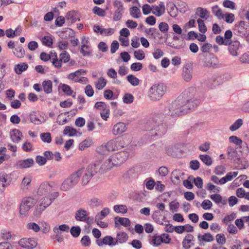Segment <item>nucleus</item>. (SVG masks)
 <instances>
[{"label": "nucleus", "instance_id": "58", "mask_svg": "<svg viewBox=\"0 0 249 249\" xmlns=\"http://www.w3.org/2000/svg\"><path fill=\"white\" fill-rule=\"evenodd\" d=\"M123 100L124 103L129 104L133 102L134 97L130 93H125L123 97Z\"/></svg>", "mask_w": 249, "mask_h": 249}, {"label": "nucleus", "instance_id": "63", "mask_svg": "<svg viewBox=\"0 0 249 249\" xmlns=\"http://www.w3.org/2000/svg\"><path fill=\"white\" fill-rule=\"evenodd\" d=\"M59 58L61 62L67 63L70 60V55L67 52L65 51L64 52L60 53Z\"/></svg>", "mask_w": 249, "mask_h": 249}, {"label": "nucleus", "instance_id": "52", "mask_svg": "<svg viewBox=\"0 0 249 249\" xmlns=\"http://www.w3.org/2000/svg\"><path fill=\"white\" fill-rule=\"evenodd\" d=\"M29 118L31 122L36 125L40 124L44 122V119H43V121H41L34 114H31Z\"/></svg>", "mask_w": 249, "mask_h": 249}, {"label": "nucleus", "instance_id": "48", "mask_svg": "<svg viewBox=\"0 0 249 249\" xmlns=\"http://www.w3.org/2000/svg\"><path fill=\"white\" fill-rule=\"evenodd\" d=\"M30 209L28 206L24 205L21 202L19 207V213L22 217H25L27 215L28 212Z\"/></svg>", "mask_w": 249, "mask_h": 249}, {"label": "nucleus", "instance_id": "61", "mask_svg": "<svg viewBox=\"0 0 249 249\" xmlns=\"http://www.w3.org/2000/svg\"><path fill=\"white\" fill-rule=\"evenodd\" d=\"M145 33L149 35L152 36L154 38H155L156 37L158 36V35L160 34L159 32L157 31V30L156 28H149L147 29L145 31Z\"/></svg>", "mask_w": 249, "mask_h": 249}, {"label": "nucleus", "instance_id": "44", "mask_svg": "<svg viewBox=\"0 0 249 249\" xmlns=\"http://www.w3.org/2000/svg\"><path fill=\"white\" fill-rule=\"evenodd\" d=\"M107 81L104 77H100L95 83L96 88L99 90L102 89L106 85Z\"/></svg>", "mask_w": 249, "mask_h": 249}, {"label": "nucleus", "instance_id": "20", "mask_svg": "<svg viewBox=\"0 0 249 249\" xmlns=\"http://www.w3.org/2000/svg\"><path fill=\"white\" fill-rule=\"evenodd\" d=\"M137 176V174L134 168H131L126 172L123 175L124 180L126 182H130Z\"/></svg>", "mask_w": 249, "mask_h": 249}, {"label": "nucleus", "instance_id": "57", "mask_svg": "<svg viewBox=\"0 0 249 249\" xmlns=\"http://www.w3.org/2000/svg\"><path fill=\"white\" fill-rule=\"evenodd\" d=\"M40 138L44 142L50 143L52 141L51 135L49 132L41 133Z\"/></svg>", "mask_w": 249, "mask_h": 249}, {"label": "nucleus", "instance_id": "25", "mask_svg": "<svg viewBox=\"0 0 249 249\" xmlns=\"http://www.w3.org/2000/svg\"><path fill=\"white\" fill-rule=\"evenodd\" d=\"M88 204L90 208H95L102 205V201L98 197H92L88 201Z\"/></svg>", "mask_w": 249, "mask_h": 249}, {"label": "nucleus", "instance_id": "54", "mask_svg": "<svg viewBox=\"0 0 249 249\" xmlns=\"http://www.w3.org/2000/svg\"><path fill=\"white\" fill-rule=\"evenodd\" d=\"M32 178L29 176L24 178L21 183V188L23 190L25 189L27 186L30 184Z\"/></svg>", "mask_w": 249, "mask_h": 249}, {"label": "nucleus", "instance_id": "11", "mask_svg": "<svg viewBox=\"0 0 249 249\" xmlns=\"http://www.w3.org/2000/svg\"><path fill=\"white\" fill-rule=\"evenodd\" d=\"M59 196L58 192H54L48 196L42 198L39 201L40 205L47 208Z\"/></svg>", "mask_w": 249, "mask_h": 249}, {"label": "nucleus", "instance_id": "42", "mask_svg": "<svg viewBox=\"0 0 249 249\" xmlns=\"http://www.w3.org/2000/svg\"><path fill=\"white\" fill-rule=\"evenodd\" d=\"M14 54L18 58H22L25 54V51L21 45H18L13 52Z\"/></svg>", "mask_w": 249, "mask_h": 249}, {"label": "nucleus", "instance_id": "49", "mask_svg": "<svg viewBox=\"0 0 249 249\" xmlns=\"http://www.w3.org/2000/svg\"><path fill=\"white\" fill-rule=\"evenodd\" d=\"M114 210L117 213H127V209L125 205H116L114 206Z\"/></svg>", "mask_w": 249, "mask_h": 249}, {"label": "nucleus", "instance_id": "18", "mask_svg": "<svg viewBox=\"0 0 249 249\" xmlns=\"http://www.w3.org/2000/svg\"><path fill=\"white\" fill-rule=\"evenodd\" d=\"M196 93V89L195 87H190L185 89L179 96H182L183 100H190L195 99L194 96Z\"/></svg>", "mask_w": 249, "mask_h": 249}, {"label": "nucleus", "instance_id": "38", "mask_svg": "<svg viewBox=\"0 0 249 249\" xmlns=\"http://www.w3.org/2000/svg\"><path fill=\"white\" fill-rule=\"evenodd\" d=\"M86 73V71L83 69L78 70L75 72L70 73L68 76L69 79L74 80L76 77L81 75H85Z\"/></svg>", "mask_w": 249, "mask_h": 249}, {"label": "nucleus", "instance_id": "22", "mask_svg": "<svg viewBox=\"0 0 249 249\" xmlns=\"http://www.w3.org/2000/svg\"><path fill=\"white\" fill-rule=\"evenodd\" d=\"M227 151L229 159L233 160L238 164L241 162V159L236 157L237 152L234 148L229 146L227 148Z\"/></svg>", "mask_w": 249, "mask_h": 249}, {"label": "nucleus", "instance_id": "6", "mask_svg": "<svg viewBox=\"0 0 249 249\" xmlns=\"http://www.w3.org/2000/svg\"><path fill=\"white\" fill-rule=\"evenodd\" d=\"M233 32L235 35L240 36H248L249 34V23L245 21L236 23L234 27Z\"/></svg>", "mask_w": 249, "mask_h": 249}, {"label": "nucleus", "instance_id": "64", "mask_svg": "<svg viewBox=\"0 0 249 249\" xmlns=\"http://www.w3.org/2000/svg\"><path fill=\"white\" fill-rule=\"evenodd\" d=\"M45 209H46L45 207H44V206H42L41 205H40L39 204L38 206L36 207V208L34 211V215L36 217L40 216L41 215V214L45 210Z\"/></svg>", "mask_w": 249, "mask_h": 249}, {"label": "nucleus", "instance_id": "32", "mask_svg": "<svg viewBox=\"0 0 249 249\" xmlns=\"http://www.w3.org/2000/svg\"><path fill=\"white\" fill-rule=\"evenodd\" d=\"M11 180L7 178V175L5 173L0 174V183L3 188L10 185Z\"/></svg>", "mask_w": 249, "mask_h": 249}, {"label": "nucleus", "instance_id": "19", "mask_svg": "<svg viewBox=\"0 0 249 249\" xmlns=\"http://www.w3.org/2000/svg\"><path fill=\"white\" fill-rule=\"evenodd\" d=\"M126 129V125L124 123L119 122L114 125L112 133L114 135H119L124 132Z\"/></svg>", "mask_w": 249, "mask_h": 249}, {"label": "nucleus", "instance_id": "8", "mask_svg": "<svg viewBox=\"0 0 249 249\" xmlns=\"http://www.w3.org/2000/svg\"><path fill=\"white\" fill-rule=\"evenodd\" d=\"M129 156V154L125 151H122L115 153L111 157L113 164L115 166H119L126 161Z\"/></svg>", "mask_w": 249, "mask_h": 249}, {"label": "nucleus", "instance_id": "10", "mask_svg": "<svg viewBox=\"0 0 249 249\" xmlns=\"http://www.w3.org/2000/svg\"><path fill=\"white\" fill-rule=\"evenodd\" d=\"M193 65L192 63H186L182 69V76L186 82H189L193 78Z\"/></svg>", "mask_w": 249, "mask_h": 249}, {"label": "nucleus", "instance_id": "12", "mask_svg": "<svg viewBox=\"0 0 249 249\" xmlns=\"http://www.w3.org/2000/svg\"><path fill=\"white\" fill-rule=\"evenodd\" d=\"M20 247L25 249H34L37 246V242L34 238H22L19 241Z\"/></svg>", "mask_w": 249, "mask_h": 249}, {"label": "nucleus", "instance_id": "2", "mask_svg": "<svg viewBox=\"0 0 249 249\" xmlns=\"http://www.w3.org/2000/svg\"><path fill=\"white\" fill-rule=\"evenodd\" d=\"M181 101V96H178L177 99L170 103L165 107L163 113L161 114L164 118H168L169 116L177 117L184 114V109H183Z\"/></svg>", "mask_w": 249, "mask_h": 249}, {"label": "nucleus", "instance_id": "28", "mask_svg": "<svg viewBox=\"0 0 249 249\" xmlns=\"http://www.w3.org/2000/svg\"><path fill=\"white\" fill-rule=\"evenodd\" d=\"M42 90L46 93L49 94L53 90V83L51 80H45L42 84Z\"/></svg>", "mask_w": 249, "mask_h": 249}, {"label": "nucleus", "instance_id": "7", "mask_svg": "<svg viewBox=\"0 0 249 249\" xmlns=\"http://www.w3.org/2000/svg\"><path fill=\"white\" fill-rule=\"evenodd\" d=\"M89 213L84 209H79L75 212V218L77 221L84 222L88 225L91 224L93 222L92 217L88 216Z\"/></svg>", "mask_w": 249, "mask_h": 249}, {"label": "nucleus", "instance_id": "40", "mask_svg": "<svg viewBox=\"0 0 249 249\" xmlns=\"http://www.w3.org/2000/svg\"><path fill=\"white\" fill-rule=\"evenodd\" d=\"M130 15L135 18H138L141 16V12L139 8L133 6L130 8Z\"/></svg>", "mask_w": 249, "mask_h": 249}, {"label": "nucleus", "instance_id": "62", "mask_svg": "<svg viewBox=\"0 0 249 249\" xmlns=\"http://www.w3.org/2000/svg\"><path fill=\"white\" fill-rule=\"evenodd\" d=\"M215 40L216 43L220 45L223 44L225 45H228L230 44V40H226L220 36H217Z\"/></svg>", "mask_w": 249, "mask_h": 249}, {"label": "nucleus", "instance_id": "56", "mask_svg": "<svg viewBox=\"0 0 249 249\" xmlns=\"http://www.w3.org/2000/svg\"><path fill=\"white\" fill-rule=\"evenodd\" d=\"M134 55L136 59L138 60H142L145 58V53L142 50L135 51Z\"/></svg>", "mask_w": 249, "mask_h": 249}, {"label": "nucleus", "instance_id": "13", "mask_svg": "<svg viewBox=\"0 0 249 249\" xmlns=\"http://www.w3.org/2000/svg\"><path fill=\"white\" fill-rule=\"evenodd\" d=\"M96 243L100 247L102 246L103 245H108L110 247L116 245V243H115V240L113 237L109 235L106 236L102 240L97 239Z\"/></svg>", "mask_w": 249, "mask_h": 249}, {"label": "nucleus", "instance_id": "34", "mask_svg": "<svg viewBox=\"0 0 249 249\" xmlns=\"http://www.w3.org/2000/svg\"><path fill=\"white\" fill-rule=\"evenodd\" d=\"M70 227L68 225L62 224L59 226H55L53 229V231L55 234H59L60 231L69 232Z\"/></svg>", "mask_w": 249, "mask_h": 249}, {"label": "nucleus", "instance_id": "47", "mask_svg": "<svg viewBox=\"0 0 249 249\" xmlns=\"http://www.w3.org/2000/svg\"><path fill=\"white\" fill-rule=\"evenodd\" d=\"M200 159L201 161L208 166H210L212 164L213 160L212 158L208 155H200Z\"/></svg>", "mask_w": 249, "mask_h": 249}, {"label": "nucleus", "instance_id": "24", "mask_svg": "<svg viewBox=\"0 0 249 249\" xmlns=\"http://www.w3.org/2000/svg\"><path fill=\"white\" fill-rule=\"evenodd\" d=\"M167 10L171 17L175 18L177 16L178 8L173 2L169 1L167 3Z\"/></svg>", "mask_w": 249, "mask_h": 249}, {"label": "nucleus", "instance_id": "39", "mask_svg": "<svg viewBox=\"0 0 249 249\" xmlns=\"http://www.w3.org/2000/svg\"><path fill=\"white\" fill-rule=\"evenodd\" d=\"M117 221L121 225L124 226V227L129 226L131 224L130 220L127 218L115 217V222L116 224H117Z\"/></svg>", "mask_w": 249, "mask_h": 249}, {"label": "nucleus", "instance_id": "15", "mask_svg": "<svg viewBox=\"0 0 249 249\" xmlns=\"http://www.w3.org/2000/svg\"><path fill=\"white\" fill-rule=\"evenodd\" d=\"M152 9V13L157 17L162 16L165 11L164 3L162 1H160L158 5H153Z\"/></svg>", "mask_w": 249, "mask_h": 249}, {"label": "nucleus", "instance_id": "1", "mask_svg": "<svg viewBox=\"0 0 249 249\" xmlns=\"http://www.w3.org/2000/svg\"><path fill=\"white\" fill-rule=\"evenodd\" d=\"M163 118L161 113L157 114L147 121L145 128L151 137L160 138L166 133L167 126L162 122Z\"/></svg>", "mask_w": 249, "mask_h": 249}, {"label": "nucleus", "instance_id": "37", "mask_svg": "<svg viewBox=\"0 0 249 249\" xmlns=\"http://www.w3.org/2000/svg\"><path fill=\"white\" fill-rule=\"evenodd\" d=\"M28 65L26 63H23L16 65L15 67V71L18 74H20L23 71L26 70Z\"/></svg>", "mask_w": 249, "mask_h": 249}, {"label": "nucleus", "instance_id": "51", "mask_svg": "<svg viewBox=\"0 0 249 249\" xmlns=\"http://www.w3.org/2000/svg\"><path fill=\"white\" fill-rule=\"evenodd\" d=\"M76 130L73 128H72L69 126H66L65 128L63 131V134L64 135L69 134L70 137H72L76 134Z\"/></svg>", "mask_w": 249, "mask_h": 249}, {"label": "nucleus", "instance_id": "30", "mask_svg": "<svg viewBox=\"0 0 249 249\" xmlns=\"http://www.w3.org/2000/svg\"><path fill=\"white\" fill-rule=\"evenodd\" d=\"M197 238L199 241H204L206 242H212L214 240V237L210 233H205L203 235H198Z\"/></svg>", "mask_w": 249, "mask_h": 249}, {"label": "nucleus", "instance_id": "36", "mask_svg": "<svg viewBox=\"0 0 249 249\" xmlns=\"http://www.w3.org/2000/svg\"><path fill=\"white\" fill-rule=\"evenodd\" d=\"M218 63L217 58L213 55H211L205 62V65L208 67H213Z\"/></svg>", "mask_w": 249, "mask_h": 249}, {"label": "nucleus", "instance_id": "41", "mask_svg": "<svg viewBox=\"0 0 249 249\" xmlns=\"http://www.w3.org/2000/svg\"><path fill=\"white\" fill-rule=\"evenodd\" d=\"M212 12L219 19H223L224 18V15L222 13L221 10L219 8L217 5H215L212 8Z\"/></svg>", "mask_w": 249, "mask_h": 249}, {"label": "nucleus", "instance_id": "26", "mask_svg": "<svg viewBox=\"0 0 249 249\" xmlns=\"http://www.w3.org/2000/svg\"><path fill=\"white\" fill-rule=\"evenodd\" d=\"M193 238V235L191 234H188L186 235L182 241V246L185 249H189L191 245H194V244L191 242Z\"/></svg>", "mask_w": 249, "mask_h": 249}, {"label": "nucleus", "instance_id": "29", "mask_svg": "<svg viewBox=\"0 0 249 249\" xmlns=\"http://www.w3.org/2000/svg\"><path fill=\"white\" fill-rule=\"evenodd\" d=\"M161 243L165 244H169V240L166 241L165 239L163 240L161 237L160 236H153L150 243L154 246H158L161 244Z\"/></svg>", "mask_w": 249, "mask_h": 249}, {"label": "nucleus", "instance_id": "59", "mask_svg": "<svg viewBox=\"0 0 249 249\" xmlns=\"http://www.w3.org/2000/svg\"><path fill=\"white\" fill-rule=\"evenodd\" d=\"M70 232L72 236L76 238L80 234L81 229L79 226H73L71 227Z\"/></svg>", "mask_w": 249, "mask_h": 249}, {"label": "nucleus", "instance_id": "55", "mask_svg": "<svg viewBox=\"0 0 249 249\" xmlns=\"http://www.w3.org/2000/svg\"><path fill=\"white\" fill-rule=\"evenodd\" d=\"M197 22L198 23L199 32L201 33H205L207 31V28L204 21L201 18H198L197 20Z\"/></svg>", "mask_w": 249, "mask_h": 249}, {"label": "nucleus", "instance_id": "4", "mask_svg": "<svg viewBox=\"0 0 249 249\" xmlns=\"http://www.w3.org/2000/svg\"><path fill=\"white\" fill-rule=\"evenodd\" d=\"M83 173L82 169H79L71 174L62 183L60 189L63 191H67L75 186L79 182V178Z\"/></svg>", "mask_w": 249, "mask_h": 249}, {"label": "nucleus", "instance_id": "35", "mask_svg": "<svg viewBox=\"0 0 249 249\" xmlns=\"http://www.w3.org/2000/svg\"><path fill=\"white\" fill-rule=\"evenodd\" d=\"M113 166H115V165L113 164V160H112L111 157H110L107 160L105 161L101 166V169L104 171L108 170L110 169Z\"/></svg>", "mask_w": 249, "mask_h": 249}, {"label": "nucleus", "instance_id": "5", "mask_svg": "<svg viewBox=\"0 0 249 249\" xmlns=\"http://www.w3.org/2000/svg\"><path fill=\"white\" fill-rule=\"evenodd\" d=\"M98 170V167L95 164H91L88 165L81 179L83 185H87L92 177L94 176Z\"/></svg>", "mask_w": 249, "mask_h": 249}, {"label": "nucleus", "instance_id": "14", "mask_svg": "<svg viewBox=\"0 0 249 249\" xmlns=\"http://www.w3.org/2000/svg\"><path fill=\"white\" fill-rule=\"evenodd\" d=\"M52 191V186L48 182H42L39 186L37 194L43 196L50 193Z\"/></svg>", "mask_w": 249, "mask_h": 249}, {"label": "nucleus", "instance_id": "33", "mask_svg": "<svg viewBox=\"0 0 249 249\" xmlns=\"http://www.w3.org/2000/svg\"><path fill=\"white\" fill-rule=\"evenodd\" d=\"M21 202L31 209L36 204V200L32 197H27L24 198Z\"/></svg>", "mask_w": 249, "mask_h": 249}, {"label": "nucleus", "instance_id": "16", "mask_svg": "<svg viewBox=\"0 0 249 249\" xmlns=\"http://www.w3.org/2000/svg\"><path fill=\"white\" fill-rule=\"evenodd\" d=\"M34 164V160L32 158H29L26 160H19L17 163L18 168L25 169L33 166Z\"/></svg>", "mask_w": 249, "mask_h": 249}, {"label": "nucleus", "instance_id": "50", "mask_svg": "<svg viewBox=\"0 0 249 249\" xmlns=\"http://www.w3.org/2000/svg\"><path fill=\"white\" fill-rule=\"evenodd\" d=\"M242 124V119H238L230 127V130L232 131H235L240 128Z\"/></svg>", "mask_w": 249, "mask_h": 249}, {"label": "nucleus", "instance_id": "21", "mask_svg": "<svg viewBox=\"0 0 249 249\" xmlns=\"http://www.w3.org/2000/svg\"><path fill=\"white\" fill-rule=\"evenodd\" d=\"M229 45V51L230 54L233 56H237L238 54L237 50L240 46L239 42L237 40L230 41V44Z\"/></svg>", "mask_w": 249, "mask_h": 249}, {"label": "nucleus", "instance_id": "3", "mask_svg": "<svg viewBox=\"0 0 249 249\" xmlns=\"http://www.w3.org/2000/svg\"><path fill=\"white\" fill-rule=\"evenodd\" d=\"M167 90L166 86L162 83L154 84L148 90V97L151 101H158L165 94Z\"/></svg>", "mask_w": 249, "mask_h": 249}, {"label": "nucleus", "instance_id": "43", "mask_svg": "<svg viewBox=\"0 0 249 249\" xmlns=\"http://www.w3.org/2000/svg\"><path fill=\"white\" fill-rule=\"evenodd\" d=\"M109 213V209L107 208H105L95 216V220H102Z\"/></svg>", "mask_w": 249, "mask_h": 249}, {"label": "nucleus", "instance_id": "27", "mask_svg": "<svg viewBox=\"0 0 249 249\" xmlns=\"http://www.w3.org/2000/svg\"><path fill=\"white\" fill-rule=\"evenodd\" d=\"M196 15L203 19H207L209 17V12L205 8L198 7L196 9Z\"/></svg>", "mask_w": 249, "mask_h": 249}, {"label": "nucleus", "instance_id": "53", "mask_svg": "<svg viewBox=\"0 0 249 249\" xmlns=\"http://www.w3.org/2000/svg\"><path fill=\"white\" fill-rule=\"evenodd\" d=\"M74 11H70L67 13L65 17L67 20L71 24L74 23L77 20L76 18L74 17Z\"/></svg>", "mask_w": 249, "mask_h": 249}, {"label": "nucleus", "instance_id": "45", "mask_svg": "<svg viewBox=\"0 0 249 249\" xmlns=\"http://www.w3.org/2000/svg\"><path fill=\"white\" fill-rule=\"evenodd\" d=\"M127 81L133 86H137L140 83L139 79L132 74H129L126 77Z\"/></svg>", "mask_w": 249, "mask_h": 249}, {"label": "nucleus", "instance_id": "46", "mask_svg": "<svg viewBox=\"0 0 249 249\" xmlns=\"http://www.w3.org/2000/svg\"><path fill=\"white\" fill-rule=\"evenodd\" d=\"M124 8H119L118 9H116V10H115V11L114 12V16H113V20L114 21H118L121 19L123 14L124 13Z\"/></svg>", "mask_w": 249, "mask_h": 249}, {"label": "nucleus", "instance_id": "31", "mask_svg": "<svg viewBox=\"0 0 249 249\" xmlns=\"http://www.w3.org/2000/svg\"><path fill=\"white\" fill-rule=\"evenodd\" d=\"M128 239V236L125 232H121L118 233L117 235L116 238L115 240V243H116V245L120 244H123Z\"/></svg>", "mask_w": 249, "mask_h": 249}, {"label": "nucleus", "instance_id": "9", "mask_svg": "<svg viewBox=\"0 0 249 249\" xmlns=\"http://www.w3.org/2000/svg\"><path fill=\"white\" fill-rule=\"evenodd\" d=\"M181 101L183 102L182 104L183 109H184V114L188 112L189 110H194L199 104L200 101L197 99H190V100H183Z\"/></svg>", "mask_w": 249, "mask_h": 249}, {"label": "nucleus", "instance_id": "17", "mask_svg": "<svg viewBox=\"0 0 249 249\" xmlns=\"http://www.w3.org/2000/svg\"><path fill=\"white\" fill-rule=\"evenodd\" d=\"M121 142L118 139H115L108 142L106 145L108 151L119 150L121 147Z\"/></svg>", "mask_w": 249, "mask_h": 249}, {"label": "nucleus", "instance_id": "60", "mask_svg": "<svg viewBox=\"0 0 249 249\" xmlns=\"http://www.w3.org/2000/svg\"><path fill=\"white\" fill-rule=\"evenodd\" d=\"M92 11L94 14H96L100 17H103L105 16V11L99 7L95 6L93 8Z\"/></svg>", "mask_w": 249, "mask_h": 249}, {"label": "nucleus", "instance_id": "23", "mask_svg": "<svg viewBox=\"0 0 249 249\" xmlns=\"http://www.w3.org/2000/svg\"><path fill=\"white\" fill-rule=\"evenodd\" d=\"M22 137L21 132L18 129H14L10 132L11 139L14 142H19Z\"/></svg>", "mask_w": 249, "mask_h": 249}]
</instances>
